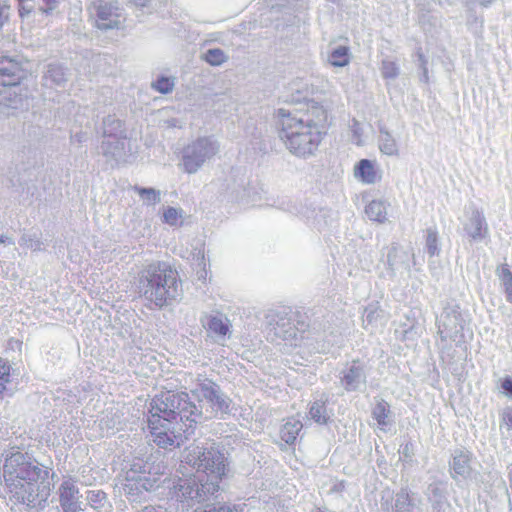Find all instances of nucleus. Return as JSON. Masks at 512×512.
Masks as SVG:
<instances>
[{
    "label": "nucleus",
    "mask_w": 512,
    "mask_h": 512,
    "mask_svg": "<svg viewBox=\"0 0 512 512\" xmlns=\"http://www.w3.org/2000/svg\"><path fill=\"white\" fill-rule=\"evenodd\" d=\"M191 394L165 391L149 402L147 423L153 441L162 448L180 446L195 435L197 425L212 418L225 420L234 414L235 403L220 385L205 374H198Z\"/></svg>",
    "instance_id": "1"
},
{
    "label": "nucleus",
    "mask_w": 512,
    "mask_h": 512,
    "mask_svg": "<svg viewBox=\"0 0 512 512\" xmlns=\"http://www.w3.org/2000/svg\"><path fill=\"white\" fill-rule=\"evenodd\" d=\"M183 463L192 467L195 472L188 477L179 478L174 485L175 496L183 506L193 507L203 504L194 510L203 511L209 507L218 508L223 503L216 501L220 495V483L229 473L228 458L225 453L214 445L210 447L190 446L185 450Z\"/></svg>",
    "instance_id": "2"
},
{
    "label": "nucleus",
    "mask_w": 512,
    "mask_h": 512,
    "mask_svg": "<svg viewBox=\"0 0 512 512\" xmlns=\"http://www.w3.org/2000/svg\"><path fill=\"white\" fill-rule=\"evenodd\" d=\"M50 471L27 452L12 449L5 455L3 477L10 500L27 512L45 509L51 492Z\"/></svg>",
    "instance_id": "3"
},
{
    "label": "nucleus",
    "mask_w": 512,
    "mask_h": 512,
    "mask_svg": "<svg viewBox=\"0 0 512 512\" xmlns=\"http://www.w3.org/2000/svg\"><path fill=\"white\" fill-rule=\"evenodd\" d=\"M305 110L279 108L278 135L286 148L295 156L308 158L316 153L328 131V112L314 99L305 101Z\"/></svg>",
    "instance_id": "4"
},
{
    "label": "nucleus",
    "mask_w": 512,
    "mask_h": 512,
    "mask_svg": "<svg viewBox=\"0 0 512 512\" xmlns=\"http://www.w3.org/2000/svg\"><path fill=\"white\" fill-rule=\"evenodd\" d=\"M140 297L157 309L173 305L182 298V281L177 270L166 261H152L139 272L136 281Z\"/></svg>",
    "instance_id": "5"
},
{
    "label": "nucleus",
    "mask_w": 512,
    "mask_h": 512,
    "mask_svg": "<svg viewBox=\"0 0 512 512\" xmlns=\"http://www.w3.org/2000/svg\"><path fill=\"white\" fill-rule=\"evenodd\" d=\"M166 465L159 455L133 457L122 489L130 502H141L164 483Z\"/></svg>",
    "instance_id": "6"
},
{
    "label": "nucleus",
    "mask_w": 512,
    "mask_h": 512,
    "mask_svg": "<svg viewBox=\"0 0 512 512\" xmlns=\"http://www.w3.org/2000/svg\"><path fill=\"white\" fill-rule=\"evenodd\" d=\"M28 77L27 70L15 57L0 56V112L14 115L16 111L28 109V89L23 81Z\"/></svg>",
    "instance_id": "7"
},
{
    "label": "nucleus",
    "mask_w": 512,
    "mask_h": 512,
    "mask_svg": "<svg viewBox=\"0 0 512 512\" xmlns=\"http://www.w3.org/2000/svg\"><path fill=\"white\" fill-rule=\"evenodd\" d=\"M311 326V319L304 309L279 307L265 314L267 338L272 342L283 340L291 346H297V341L303 339V334Z\"/></svg>",
    "instance_id": "8"
},
{
    "label": "nucleus",
    "mask_w": 512,
    "mask_h": 512,
    "mask_svg": "<svg viewBox=\"0 0 512 512\" xmlns=\"http://www.w3.org/2000/svg\"><path fill=\"white\" fill-rule=\"evenodd\" d=\"M471 321L470 313L462 308L455 299H448L443 302L442 312L436 316L438 335L442 342L448 339L460 342L464 338V330Z\"/></svg>",
    "instance_id": "9"
},
{
    "label": "nucleus",
    "mask_w": 512,
    "mask_h": 512,
    "mask_svg": "<svg viewBox=\"0 0 512 512\" xmlns=\"http://www.w3.org/2000/svg\"><path fill=\"white\" fill-rule=\"evenodd\" d=\"M218 151L219 143L212 136L197 138L182 150L184 171L188 174L196 173Z\"/></svg>",
    "instance_id": "10"
},
{
    "label": "nucleus",
    "mask_w": 512,
    "mask_h": 512,
    "mask_svg": "<svg viewBox=\"0 0 512 512\" xmlns=\"http://www.w3.org/2000/svg\"><path fill=\"white\" fill-rule=\"evenodd\" d=\"M371 369L369 361L364 359L357 358L346 362L337 375L339 387L347 393L364 392Z\"/></svg>",
    "instance_id": "11"
},
{
    "label": "nucleus",
    "mask_w": 512,
    "mask_h": 512,
    "mask_svg": "<svg viewBox=\"0 0 512 512\" xmlns=\"http://www.w3.org/2000/svg\"><path fill=\"white\" fill-rule=\"evenodd\" d=\"M122 11L115 0H95L91 6V13L96 16V26L103 31L119 29L122 26Z\"/></svg>",
    "instance_id": "12"
},
{
    "label": "nucleus",
    "mask_w": 512,
    "mask_h": 512,
    "mask_svg": "<svg viewBox=\"0 0 512 512\" xmlns=\"http://www.w3.org/2000/svg\"><path fill=\"white\" fill-rule=\"evenodd\" d=\"M475 459L473 452L465 447H458L452 450L449 460L450 477L456 482L468 480L471 476L472 464Z\"/></svg>",
    "instance_id": "13"
},
{
    "label": "nucleus",
    "mask_w": 512,
    "mask_h": 512,
    "mask_svg": "<svg viewBox=\"0 0 512 512\" xmlns=\"http://www.w3.org/2000/svg\"><path fill=\"white\" fill-rule=\"evenodd\" d=\"M128 138L102 139L97 147L98 154L103 156L110 168H115L126 162L128 156Z\"/></svg>",
    "instance_id": "14"
},
{
    "label": "nucleus",
    "mask_w": 512,
    "mask_h": 512,
    "mask_svg": "<svg viewBox=\"0 0 512 512\" xmlns=\"http://www.w3.org/2000/svg\"><path fill=\"white\" fill-rule=\"evenodd\" d=\"M462 230L470 241L481 242L489 237V227L483 211L473 208L468 218L462 223Z\"/></svg>",
    "instance_id": "15"
},
{
    "label": "nucleus",
    "mask_w": 512,
    "mask_h": 512,
    "mask_svg": "<svg viewBox=\"0 0 512 512\" xmlns=\"http://www.w3.org/2000/svg\"><path fill=\"white\" fill-rule=\"evenodd\" d=\"M431 512H448L451 504L448 500L447 482L437 479L427 485L424 490Z\"/></svg>",
    "instance_id": "16"
},
{
    "label": "nucleus",
    "mask_w": 512,
    "mask_h": 512,
    "mask_svg": "<svg viewBox=\"0 0 512 512\" xmlns=\"http://www.w3.org/2000/svg\"><path fill=\"white\" fill-rule=\"evenodd\" d=\"M18 369L7 358L0 357V398L12 397L18 384Z\"/></svg>",
    "instance_id": "17"
},
{
    "label": "nucleus",
    "mask_w": 512,
    "mask_h": 512,
    "mask_svg": "<svg viewBox=\"0 0 512 512\" xmlns=\"http://www.w3.org/2000/svg\"><path fill=\"white\" fill-rule=\"evenodd\" d=\"M95 131L103 139L128 138L125 121L115 114L104 116L101 123L96 125Z\"/></svg>",
    "instance_id": "18"
},
{
    "label": "nucleus",
    "mask_w": 512,
    "mask_h": 512,
    "mask_svg": "<svg viewBox=\"0 0 512 512\" xmlns=\"http://www.w3.org/2000/svg\"><path fill=\"white\" fill-rule=\"evenodd\" d=\"M392 512H422L421 499L408 486H402L393 497Z\"/></svg>",
    "instance_id": "19"
},
{
    "label": "nucleus",
    "mask_w": 512,
    "mask_h": 512,
    "mask_svg": "<svg viewBox=\"0 0 512 512\" xmlns=\"http://www.w3.org/2000/svg\"><path fill=\"white\" fill-rule=\"evenodd\" d=\"M411 257L414 258V255L409 251L404 250L397 243H392L386 256L388 274L394 277L399 270L409 271Z\"/></svg>",
    "instance_id": "20"
},
{
    "label": "nucleus",
    "mask_w": 512,
    "mask_h": 512,
    "mask_svg": "<svg viewBox=\"0 0 512 512\" xmlns=\"http://www.w3.org/2000/svg\"><path fill=\"white\" fill-rule=\"evenodd\" d=\"M19 16L24 19L31 15H50L58 5V0H17Z\"/></svg>",
    "instance_id": "21"
},
{
    "label": "nucleus",
    "mask_w": 512,
    "mask_h": 512,
    "mask_svg": "<svg viewBox=\"0 0 512 512\" xmlns=\"http://www.w3.org/2000/svg\"><path fill=\"white\" fill-rule=\"evenodd\" d=\"M309 226L318 231H323L333 225L335 213L327 207H307L303 212Z\"/></svg>",
    "instance_id": "22"
},
{
    "label": "nucleus",
    "mask_w": 512,
    "mask_h": 512,
    "mask_svg": "<svg viewBox=\"0 0 512 512\" xmlns=\"http://www.w3.org/2000/svg\"><path fill=\"white\" fill-rule=\"evenodd\" d=\"M68 68L60 63H49L45 66L42 85L46 88H64L68 81Z\"/></svg>",
    "instance_id": "23"
},
{
    "label": "nucleus",
    "mask_w": 512,
    "mask_h": 512,
    "mask_svg": "<svg viewBox=\"0 0 512 512\" xmlns=\"http://www.w3.org/2000/svg\"><path fill=\"white\" fill-rule=\"evenodd\" d=\"M78 487L71 480H64L59 486V502L63 512H77L81 509L78 501Z\"/></svg>",
    "instance_id": "24"
},
{
    "label": "nucleus",
    "mask_w": 512,
    "mask_h": 512,
    "mask_svg": "<svg viewBox=\"0 0 512 512\" xmlns=\"http://www.w3.org/2000/svg\"><path fill=\"white\" fill-rule=\"evenodd\" d=\"M329 396L322 393L320 398L315 399L309 405L310 418L319 425H328L334 416L333 410L328 408Z\"/></svg>",
    "instance_id": "25"
},
{
    "label": "nucleus",
    "mask_w": 512,
    "mask_h": 512,
    "mask_svg": "<svg viewBox=\"0 0 512 512\" xmlns=\"http://www.w3.org/2000/svg\"><path fill=\"white\" fill-rule=\"evenodd\" d=\"M354 177L363 184H375L381 179L376 161L361 159L354 166Z\"/></svg>",
    "instance_id": "26"
},
{
    "label": "nucleus",
    "mask_w": 512,
    "mask_h": 512,
    "mask_svg": "<svg viewBox=\"0 0 512 512\" xmlns=\"http://www.w3.org/2000/svg\"><path fill=\"white\" fill-rule=\"evenodd\" d=\"M372 418L377 422L378 428L387 432L394 424V414L390 404L384 399H377L371 410Z\"/></svg>",
    "instance_id": "27"
},
{
    "label": "nucleus",
    "mask_w": 512,
    "mask_h": 512,
    "mask_svg": "<svg viewBox=\"0 0 512 512\" xmlns=\"http://www.w3.org/2000/svg\"><path fill=\"white\" fill-rule=\"evenodd\" d=\"M230 323L229 320L223 316L210 315L204 325L207 332L211 334L214 341L220 343L230 336Z\"/></svg>",
    "instance_id": "28"
},
{
    "label": "nucleus",
    "mask_w": 512,
    "mask_h": 512,
    "mask_svg": "<svg viewBox=\"0 0 512 512\" xmlns=\"http://www.w3.org/2000/svg\"><path fill=\"white\" fill-rule=\"evenodd\" d=\"M88 505L96 512H111L112 505L107 494L100 489L86 491Z\"/></svg>",
    "instance_id": "29"
},
{
    "label": "nucleus",
    "mask_w": 512,
    "mask_h": 512,
    "mask_svg": "<svg viewBox=\"0 0 512 512\" xmlns=\"http://www.w3.org/2000/svg\"><path fill=\"white\" fill-rule=\"evenodd\" d=\"M378 146L380 151L387 156L399 155V148L395 138L383 125L379 126Z\"/></svg>",
    "instance_id": "30"
},
{
    "label": "nucleus",
    "mask_w": 512,
    "mask_h": 512,
    "mask_svg": "<svg viewBox=\"0 0 512 512\" xmlns=\"http://www.w3.org/2000/svg\"><path fill=\"white\" fill-rule=\"evenodd\" d=\"M303 424L300 420L289 418L285 424L282 425L280 429V438L288 445H293L299 432L302 430Z\"/></svg>",
    "instance_id": "31"
},
{
    "label": "nucleus",
    "mask_w": 512,
    "mask_h": 512,
    "mask_svg": "<svg viewBox=\"0 0 512 512\" xmlns=\"http://www.w3.org/2000/svg\"><path fill=\"white\" fill-rule=\"evenodd\" d=\"M384 310L380 308L378 302L370 303L365 307L363 313V323L364 328L367 329L368 326L377 327L379 324L383 323L384 319Z\"/></svg>",
    "instance_id": "32"
},
{
    "label": "nucleus",
    "mask_w": 512,
    "mask_h": 512,
    "mask_svg": "<svg viewBox=\"0 0 512 512\" xmlns=\"http://www.w3.org/2000/svg\"><path fill=\"white\" fill-rule=\"evenodd\" d=\"M495 272L503 287L506 301L512 304V271L510 266L507 263L501 264Z\"/></svg>",
    "instance_id": "33"
},
{
    "label": "nucleus",
    "mask_w": 512,
    "mask_h": 512,
    "mask_svg": "<svg viewBox=\"0 0 512 512\" xmlns=\"http://www.w3.org/2000/svg\"><path fill=\"white\" fill-rule=\"evenodd\" d=\"M463 5L466 9V24L470 30L475 34L482 33L484 27V18L476 13V5L468 4V1L463 0Z\"/></svg>",
    "instance_id": "34"
},
{
    "label": "nucleus",
    "mask_w": 512,
    "mask_h": 512,
    "mask_svg": "<svg viewBox=\"0 0 512 512\" xmlns=\"http://www.w3.org/2000/svg\"><path fill=\"white\" fill-rule=\"evenodd\" d=\"M328 62L333 67H345L350 63V49L347 46L339 45L333 48L328 54Z\"/></svg>",
    "instance_id": "35"
},
{
    "label": "nucleus",
    "mask_w": 512,
    "mask_h": 512,
    "mask_svg": "<svg viewBox=\"0 0 512 512\" xmlns=\"http://www.w3.org/2000/svg\"><path fill=\"white\" fill-rule=\"evenodd\" d=\"M425 250L429 257L439 256L441 252L439 233L436 226L428 227L425 230Z\"/></svg>",
    "instance_id": "36"
},
{
    "label": "nucleus",
    "mask_w": 512,
    "mask_h": 512,
    "mask_svg": "<svg viewBox=\"0 0 512 512\" xmlns=\"http://www.w3.org/2000/svg\"><path fill=\"white\" fill-rule=\"evenodd\" d=\"M367 217L375 222L384 223L387 220V209L382 200H373L365 208Z\"/></svg>",
    "instance_id": "37"
},
{
    "label": "nucleus",
    "mask_w": 512,
    "mask_h": 512,
    "mask_svg": "<svg viewBox=\"0 0 512 512\" xmlns=\"http://www.w3.org/2000/svg\"><path fill=\"white\" fill-rule=\"evenodd\" d=\"M133 190L147 205H155L161 201L160 191L153 187L135 185Z\"/></svg>",
    "instance_id": "38"
},
{
    "label": "nucleus",
    "mask_w": 512,
    "mask_h": 512,
    "mask_svg": "<svg viewBox=\"0 0 512 512\" xmlns=\"http://www.w3.org/2000/svg\"><path fill=\"white\" fill-rule=\"evenodd\" d=\"M203 60L211 66H220L228 60V56L220 48H210L203 54Z\"/></svg>",
    "instance_id": "39"
},
{
    "label": "nucleus",
    "mask_w": 512,
    "mask_h": 512,
    "mask_svg": "<svg viewBox=\"0 0 512 512\" xmlns=\"http://www.w3.org/2000/svg\"><path fill=\"white\" fill-rule=\"evenodd\" d=\"M151 87L161 94H168L172 92L174 88V79L163 74L158 75L152 82Z\"/></svg>",
    "instance_id": "40"
},
{
    "label": "nucleus",
    "mask_w": 512,
    "mask_h": 512,
    "mask_svg": "<svg viewBox=\"0 0 512 512\" xmlns=\"http://www.w3.org/2000/svg\"><path fill=\"white\" fill-rule=\"evenodd\" d=\"M182 217L183 210L181 208L167 206L164 208L162 221L170 226H177L179 223L182 224V222H180Z\"/></svg>",
    "instance_id": "41"
},
{
    "label": "nucleus",
    "mask_w": 512,
    "mask_h": 512,
    "mask_svg": "<svg viewBox=\"0 0 512 512\" xmlns=\"http://www.w3.org/2000/svg\"><path fill=\"white\" fill-rule=\"evenodd\" d=\"M381 75L384 79H396L399 76V65L390 59H383L380 67Z\"/></svg>",
    "instance_id": "42"
},
{
    "label": "nucleus",
    "mask_w": 512,
    "mask_h": 512,
    "mask_svg": "<svg viewBox=\"0 0 512 512\" xmlns=\"http://www.w3.org/2000/svg\"><path fill=\"white\" fill-rule=\"evenodd\" d=\"M417 6L421 12L419 17V21L424 23L426 20V16L432 11V3H436L439 6H443L444 4L451 5V0H416Z\"/></svg>",
    "instance_id": "43"
},
{
    "label": "nucleus",
    "mask_w": 512,
    "mask_h": 512,
    "mask_svg": "<svg viewBox=\"0 0 512 512\" xmlns=\"http://www.w3.org/2000/svg\"><path fill=\"white\" fill-rule=\"evenodd\" d=\"M415 55L418 61V69L420 71L419 79L421 82L428 84L429 83V72H428V59L424 55L422 48L418 47L416 49Z\"/></svg>",
    "instance_id": "44"
},
{
    "label": "nucleus",
    "mask_w": 512,
    "mask_h": 512,
    "mask_svg": "<svg viewBox=\"0 0 512 512\" xmlns=\"http://www.w3.org/2000/svg\"><path fill=\"white\" fill-rule=\"evenodd\" d=\"M500 392L512 400V375H505L499 379Z\"/></svg>",
    "instance_id": "45"
},
{
    "label": "nucleus",
    "mask_w": 512,
    "mask_h": 512,
    "mask_svg": "<svg viewBox=\"0 0 512 512\" xmlns=\"http://www.w3.org/2000/svg\"><path fill=\"white\" fill-rule=\"evenodd\" d=\"M505 426L508 431L512 430V406H506L500 413V429Z\"/></svg>",
    "instance_id": "46"
},
{
    "label": "nucleus",
    "mask_w": 512,
    "mask_h": 512,
    "mask_svg": "<svg viewBox=\"0 0 512 512\" xmlns=\"http://www.w3.org/2000/svg\"><path fill=\"white\" fill-rule=\"evenodd\" d=\"M484 475L485 474H482L481 472L473 469L471 472V476L468 478V480L473 481L478 487L486 490L489 487H491V485L484 480Z\"/></svg>",
    "instance_id": "47"
},
{
    "label": "nucleus",
    "mask_w": 512,
    "mask_h": 512,
    "mask_svg": "<svg viewBox=\"0 0 512 512\" xmlns=\"http://www.w3.org/2000/svg\"><path fill=\"white\" fill-rule=\"evenodd\" d=\"M400 454L406 461H411L413 456L415 455L414 444L411 441L406 442L401 445Z\"/></svg>",
    "instance_id": "48"
},
{
    "label": "nucleus",
    "mask_w": 512,
    "mask_h": 512,
    "mask_svg": "<svg viewBox=\"0 0 512 512\" xmlns=\"http://www.w3.org/2000/svg\"><path fill=\"white\" fill-rule=\"evenodd\" d=\"M346 489L345 480H336L329 489L330 494H341Z\"/></svg>",
    "instance_id": "49"
},
{
    "label": "nucleus",
    "mask_w": 512,
    "mask_h": 512,
    "mask_svg": "<svg viewBox=\"0 0 512 512\" xmlns=\"http://www.w3.org/2000/svg\"><path fill=\"white\" fill-rule=\"evenodd\" d=\"M8 10H9V6L7 4L0 3V29L3 27L4 23L8 20Z\"/></svg>",
    "instance_id": "50"
},
{
    "label": "nucleus",
    "mask_w": 512,
    "mask_h": 512,
    "mask_svg": "<svg viewBox=\"0 0 512 512\" xmlns=\"http://www.w3.org/2000/svg\"><path fill=\"white\" fill-rule=\"evenodd\" d=\"M0 244L12 245V244H14V241L12 238H10L8 236L0 235Z\"/></svg>",
    "instance_id": "51"
},
{
    "label": "nucleus",
    "mask_w": 512,
    "mask_h": 512,
    "mask_svg": "<svg viewBox=\"0 0 512 512\" xmlns=\"http://www.w3.org/2000/svg\"><path fill=\"white\" fill-rule=\"evenodd\" d=\"M72 139L78 143H82L83 141H85V134L80 132V133H76Z\"/></svg>",
    "instance_id": "52"
},
{
    "label": "nucleus",
    "mask_w": 512,
    "mask_h": 512,
    "mask_svg": "<svg viewBox=\"0 0 512 512\" xmlns=\"http://www.w3.org/2000/svg\"><path fill=\"white\" fill-rule=\"evenodd\" d=\"M288 5H291L293 9L302 8V4H298L300 0H285Z\"/></svg>",
    "instance_id": "53"
},
{
    "label": "nucleus",
    "mask_w": 512,
    "mask_h": 512,
    "mask_svg": "<svg viewBox=\"0 0 512 512\" xmlns=\"http://www.w3.org/2000/svg\"><path fill=\"white\" fill-rule=\"evenodd\" d=\"M178 122H179V121H178V119H176V118H171V119H169V120H167V121H166V123H167L168 127H173V128H174V127H179Z\"/></svg>",
    "instance_id": "54"
},
{
    "label": "nucleus",
    "mask_w": 512,
    "mask_h": 512,
    "mask_svg": "<svg viewBox=\"0 0 512 512\" xmlns=\"http://www.w3.org/2000/svg\"><path fill=\"white\" fill-rule=\"evenodd\" d=\"M508 479H509V487H510V489H512V466L509 467Z\"/></svg>",
    "instance_id": "55"
},
{
    "label": "nucleus",
    "mask_w": 512,
    "mask_h": 512,
    "mask_svg": "<svg viewBox=\"0 0 512 512\" xmlns=\"http://www.w3.org/2000/svg\"><path fill=\"white\" fill-rule=\"evenodd\" d=\"M146 2H147V0H135V4L137 6H141V7L146 6Z\"/></svg>",
    "instance_id": "56"
},
{
    "label": "nucleus",
    "mask_w": 512,
    "mask_h": 512,
    "mask_svg": "<svg viewBox=\"0 0 512 512\" xmlns=\"http://www.w3.org/2000/svg\"><path fill=\"white\" fill-rule=\"evenodd\" d=\"M198 274H199L198 275L199 279H205V275H206V271L205 270H203L202 272H199Z\"/></svg>",
    "instance_id": "57"
},
{
    "label": "nucleus",
    "mask_w": 512,
    "mask_h": 512,
    "mask_svg": "<svg viewBox=\"0 0 512 512\" xmlns=\"http://www.w3.org/2000/svg\"><path fill=\"white\" fill-rule=\"evenodd\" d=\"M487 476H488L489 478H492V477H493V473H492V472H488V473H487Z\"/></svg>",
    "instance_id": "58"
},
{
    "label": "nucleus",
    "mask_w": 512,
    "mask_h": 512,
    "mask_svg": "<svg viewBox=\"0 0 512 512\" xmlns=\"http://www.w3.org/2000/svg\"><path fill=\"white\" fill-rule=\"evenodd\" d=\"M293 101H297V102H300V99L299 98H293Z\"/></svg>",
    "instance_id": "59"
}]
</instances>
